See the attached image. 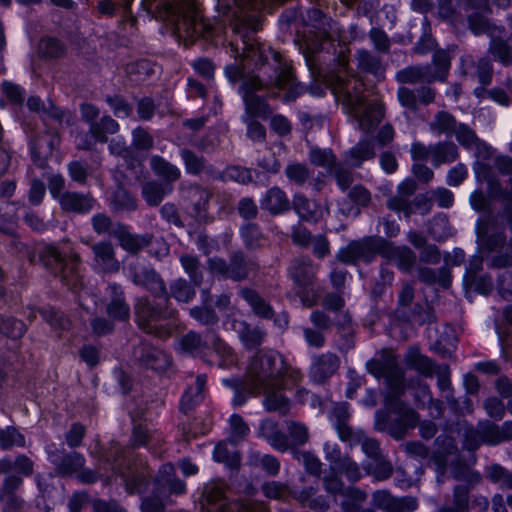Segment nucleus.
I'll list each match as a JSON object with an SVG mask.
<instances>
[{"label":"nucleus","mask_w":512,"mask_h":512,"mask_svg":"<svg viewBox=\"0 0 512 512\" xmlns=\"http://www.w3.org/2000/svg\"><path fill=\"white\" fill-rule=\"evenodd\" d=\"M265 20L266 18L260 11L245 13L236 18L233 33L240 37L243 47L240 53L238 45L230 43V51L233 57L239 60V63H229L224 67V75L230 84H239L246 76H252L261 85H264L260 75L262 66L258 65L257 52L259 51L265 56L266 59L262 61L263 64H270L268 50L274 52L275 49L270 44L261 42L254 35L262 29Z\"/></svg>","instance_id":"obj_1"},{"label":"nucleus","mask_w":512,"mask_h":512,"mask_svg":"<svg viewBox=\"0 0 512 512\" xmlns=\"http://www.w3.org/2000/svg\"><path fill=\"white\" fill-rule=\"evenodd\" d=\"M302 379L300 369L293 367L280 353L256 354L248 371V386L255 395L271 388L297 386Z\"/></svg>","instance_id":"obj_2"},{"label":"nucleus","mask_w":512,"mask_h":512,"mask_svg":"<svg viewBox=\"0 0 512 512\" xmlns=\"http://www.w3.org/2000/svg\"><path fill=\"white\" fill-rule=\"evenodd\" d=\"M332 93L335 100L342 105L344 113L359 119L356 128H393L390 123L381 125L385 116L383 104L376 102L364 108L363 93L350 80L337 76Z\"/></svg>","instance_id":"obj_3"},{"label":"nucleus","mask_w":512,"mask_h":512,"mask_svg":"<svg viewBox=\"0 0 512 512\" xmlns=\"http://www.w3.org/2000/svg\"><path fill=\"white\" fill-rule=\"evenodd\" d=\"M260 75L265 86L274 87L279 92L280 100L283 104L290 105L305 95V83L297 79L293 66L276 50H268L270 64H263L265 56L257 52Z\"/></svg>","instance_id":"obj_4"},{"label":"nucleus","mask_w":512,"mask_h":512,"mask_svg":"<svg viewBox=\"0 0 512 512\" xmlns=\"http://www.w3.org/2000/svg\"><path fill=\"white\" fill-rule=\"evenodd\" d=\"M103 460L120 475L129 494H142L147 490L151 470L146 463L138 460L129 448H122L120 444L112 442Z\"/></svg>","instance_id":"obj_5"},{"label":"nucleus","mask_w":512,"mask_h":512,"mask_svg":"<svg viewBox=\"0 0 512 512\" xmlns=\"http://www.w3.org/2000/svg\"><path fill=\"white\" fill-rule=\"evenodd\" d=\"M176 310L171 308L170 299L158 300L149 295L135 298L133 315L136 326L145 334L157 338H167L171 335L172 327L168 323L175 318Z\"/></svg>","instance_id":"obj_6"},{"label":"nucleus","mask_w":512,"mask_h":512,"mask_svg":"<svg viewBox=\"0 0 512 512\" xmlns=\"http://www.w3.org/2000/svg\"><path fill=\"white\" fill-rule=\"evenodd\" d=\"M44 265L60 277L61 281L71 290L77 291L82 287V277L79 274L78 267L81 258L77 253H71L63 256L60 251L54 247H49L43 255Z\"/></svg>","instance_id":"obj_7"},{"label":"nucleus","mask_w":512,"mask_h":512,"mask_svg":"<svg viewBox=\"0 0 512 512\" xmlns=\"http://www.w3.org/2000/svg\"><path fill=\"white\" fill-rule=\"evenodd\" d=\"M200 503L207 512H268L260 504L229 502L223 483L211 482L204 486Z\"/></svg>","instance_id":"obj_8"},{"label":"nucleus","mask_w":512,"mask_h":512,"mask_svg":"<svg viewBox=\"0 0 512 512\" xmlns=\"http://www.w3.org/2000/svg\"><path fill=\"white\" fill-rule=\"evenodd\" d=\"M180 346L183 351L200 357H204L210 349L221 357L232 355V349L214 329H207L203 335L189 331L181 337Z\"/></svg>","instance_id":"obj_9"},{"label":"nucleus","mask_w":512,"mask_h":512,"mask_svg":"<svg viewBox=\"0 0 512 512\" xmlns=\"http://www.w3.org/2000/svg\"><path fill=\"white\" fill-rule=\"evenodd\" d=\"M369 373L384 378L391 390L389 395H400L405 389L404 370L399 366L397 357L389 351H383L378 358L366 364Z\"/></svg>","instance_id":"obj_10"},{"label":"nucleus","mask_w":512,"mask_h":512,"mask_svg":"<svg viewBox=\"0 0 512 512\" xmlns=\"http://www.w3.org/2000/svg\"><path fill=\"white\" fill-rule=\"evenodd\" d=\"M385 239L378 236H368L360 240L351 241L346 247L339 250L336 259L346 265L358 262L370 263L376 255H382Z\"/></svg>","instance_id":"obj_11"},{"label":"nucleus","mask_w":512,"mask_h":512,"mask_svg":"<svg viewBox=\"0 0 512 512\" xmlns=\"http://www.w3.org/2000/svg\"><path fill=\"white\" fill-rule=\"evenodd\" d=\"M128 272L131 282L149 292L152 298L166 302L170 299L165 280L153 267L136 261L129 264Z\"/></svg>","instance_id":"obj_12"},{"label":"nucleus","mask_w":512,"mask_h":512,"mask_svg":"<svg viewBox=\"0 0 512 512\" xmlns=\"http://www.w3.org/2000/svg\"><path fill=\"white\" fill-rule=\"evenodd\" d=\"M399 395H388L385 399V405L396 415L391 420L387 432L396 439H403L409 429L414 428L418 422L417 413L410 407L406 406L398 398Z\"/></svg>","instance_id":"obj_13"},{"label":"nucleus","mask_w":512,"mask_h":512,"mask_svg":"<svg viewBox=\"0 0 512 512\" xmlns=\"http://www.w3.org/2000/svg\"><path fill=\"white\" fill-rule=\"evenodd\" d=\"M176 33L186 46L194 45L198 40L206 39L213 35L214 26L199 14L185 15L176 24Z\"/></svg>","instance_id":"obj_14"},{"label":"nucleus","mask_w":512,"mask_h":512,"mask_svg":"<svg viewBox=\"0 0 512 512\" xmlns=\"http://www.w3.org/2000/svg\"><path fill=\"white\" fill-rule=\"evenodd\" d=\"M49 460L54 465V471L61 477H72L85 465V457L73 450L66 452L64 448L58 449L50 446L47 449Z\"/></svg>","instance_id":"obj_15"},{"label":"nucleus","mask_w":512,"mask_h":512,"mask_svg":"<svg viewBox=\"0 0 512 512\" xmlns=\"http://www.w3.org/2000/svg\"><path fill=\"white\" fill-rule=\"evenodd\" d=\"M489 501L486 497L477 496L469 501V487L457 485L453 490L452 506H443L437 512H487Z\"/></svg>","instance_id":"obj_16"},{"label":"nucleus","mask_w":512,"mask_h":512,"mask_svg":"<svg viewBox=\"0 0 512 512\" xmlns=\"http://www.w3.org/2000/svg\"><path fill=\"white\" fill-rule=\"evenodd\" d=\"M105 312L116 321L126 322L130 318V305L126 300L124 289L118 283H111L107 286Z\"/></svg>","instance_id":"obj_17"},{"label":"nucleus","mask_w":512,"mask_h":512,"mask_svg":"<svg viewBox=\"0 0 512 512\" xmlns=\"http://www.w3.org/2000/svg\"><path fill=\"white\" fill-rule=\"evenodd\" d=\"M60 142L55 130H41L31 142L33 162L39 168L47 166V159L52 155L56 145Z\"/></svg>","instance_id":"obj_18"},{"label":"nucleus","mask_w":512,"mask_h":512,"mask_svg":"<svg viewBox=\"0 0 512 512\" xmlns=\"http://www.w3.org/2000/svg\"><path fill=\"white\" fill-rule=\"evenodd\" d=\"M288 275L297 287L313 290L317 280V266L309 257H297L291 261Z\"/></svg>","instance_id":"obj_19"},{"label":"nucleus","mask_w":512,"mask_h":512,"mask_svg":"<svg viewBox=\"0 0 512 512\" xmlns=\"http://www.w3.org/2000/svg\"><path fill=\"white\" fill-rule=\"evenodd\" d=\"M371 504L385 512H412L417 508V500L414 497L397 498L385 489L373 492Z\"/></svg>","instance_id":"obj_20"},{"label":"nucleus","mask_w":512,"mask_h":512,"mask_svg":"<svg viewBox=\"0 0 512 512\" xmlns=\"http://www.w3.org/2000/svg\"><path fill=\"white\" fill-rule=\"evenodd\" d=\"M340 367V358L332 352L313 356L310 367V378L317 384H323L330 379Z\"/></svg>","instance_id":"obj_21"},{"label":"nucleus","mask_w":512,"mask_h":512,"mask_svg":"<svg viewBox=\"0 0 512 512\" xmlns=\"http://www.w3.org/2000/svg\"><path fill=\"white\" fill-rule=\"evenodd\" d=\"M115 239L118 241L119 246L131 255L139 254L143 249L151 246L154 241L152 233L135 234L130 231V228L123 224L117 226L115 231Z\"/></svg>","instance_id":"obj_22"},{"label":"nucleus","mask_w":512,"mask_h":512,"mask_svg":"<svg viewBox=\"0 0 512 512\" xmlns=\"http://www.w3.org/2000/svg\"><path fill=\"white\" fill-rule=\"evenodd\" d=\"M133 357L143 367L155 371H161L169 365L168 356L146 342H141L134 347Z\"/></svg>","instance_id":"obj_23"},{"label":"nucleus","mask_w":512,"mask_h":512,"mask_svg":"<svg viewBox=\"0 0 512 512\" xmlns=\"http://www.w3.org/2000/svg\"><path fill=\"white\" fill-rule=\"evenodd\" d=\"M232 328L237 333L244 348L248 351L258 350L267 336L263 328L252 325L245 320L234 319Z\"/></svg>","instance_id":"obj_24"},{"label":"nucleus","mask_w":512,"mask_h":512,"mask_svg":"<svg viewBox=\"0 0 512 512\" xmlns=\"http://www.w3.org/2000/svg\"><path fill=\"white\" fill-rule=\"evenodd\" d=\"M245 106L244 121L247 128H265L260 120L266 121L271 118L272 109L267 99L258 95L243 102Z\"/></svg>","instance_id":"obj_25"},{"label":"nucleus","mask_w":512,"mask_h":512,"mask_svg":"<svg viewBox=\"0 0 512 512\" xmlns=\"http://www.w3.org/2000/svg\"><path fill=\"white\" fill-rule=\"evenodd\" d=\"M58 202L63 212L73 214H88L96 205V199L91 193L74 191H64Z\"/></svg>","instance_id":"obj_26"},{"label":"nucleus","mask_w":512,"mask_h":512,"mask_svg":"<svg viewBox=\"0 0 512 512\" xmlns=\"http://www.w3.org/2000/svg\"><path fill=\"white\" fill-rule=\"evenodd\" d=\"M180 192L183 198L192 205L194 216L202 217L206 214L212 197V192L208 188L197 183L182 184Z\"/></svg>","instance_id":"obj_27"},{"label":"nucleus","mask_w":512,"mask_h":512,"mask_svg":"<svg viewBox=\"0 0 512 512\" xmlns=\"http://www.w3.org/2000/svg\"><path fill=\"white\" fill-rule=\"evenodd\" d=\"M229 279L234 282H242L249 278L251 273L259 269L258 263L246 257L242 250L233 251L228 261Z\"/></svg>","instance_id":"obj_28"},{"label":"nucleus","mask_w":512,"mask_h":512,"mask_svg":"<svg viewBox=\"0 0 512 512\" xmlns=\"http://www.w3.org/2000/svg\"><path fill=\"white\" fill-rule=\"evenodd\" d=\"M95 266L104 273H115L120 268L115 249L110 241H100L91 245Z\"/></svg>","instance_id":"obj_29"},{"label":"nucleus","mask_w":512,"mask_h":512,"mask_svg":"<svg viewBox=\"0 0 512 512\" xmlns=\"http://www.w3.org/2000/svg\"><path fill=\"white\" fill-rule=\"evenodd\" d=\"M22 484L23 479L17 475H8L3 479L0 487V502L7 500L3 512H21L24 500L16 492Z\"/></svg>","instance_id":"obj_30"},{"label":"nucleus","mask_w":512,"mask_h":512,"mask_svg":"<svg viewBox=\"0 0 512 512\" xmlns=\"http://www.w3.org/2000/svg\"><path fill=\"white\" fill-rule=\"evenodd\" d=\"M384 246L382 256L394 262L401 271L410 273L416 264L415 252L407 246H394L386 239Z\"/></svg>","instance_id":"obj_31"},{"label":"nucleus","mask_w":512,"mask_h":512,"mask_svg":"<svg viewBox=\"0 0 512 512\" xmlns=\"http://www.w3.org/2000/svg\"><path fill=\"white\" fill-rule=\"evenodd\" d=\"M481 428L483 443L497 445L512 440V421H506L501 426L485 420L478 423Z\"/></svg>","instance_id":"obj_32"},{"label":"nucleus","mask_w":512,"mask_h":512,"mask_svg":"<svg viewBox=\"0 0 512 512\" xmlns=\"http://www.w3.org/2000/svg\"><path fill=\"white\" fill-rule=\"evenodd\" d=\"M240 297L250 306L255 316L262 319H273L275 312L271 304L261 294L250 287L239 290Z\"/></svg>","instance_id":"obj_33"},{"label":"nucleus","mask_w":512,"mask_h":512,"mask_svg":"<svg viewBox=\"0 0 512 512\" xmlns=\"http://www.w3.org/2000/svg\"><path fill=\"white\" fill-rule=\"evenodd\" d=\"M258 433L274 449L280 452H285L290 448L287 435L279 428V424L271 419H265L261 422Z\"/></svg>","instance_id":"obj_34"},{"label":"nucleus","mask_w":512,"mask_h":512,"mask_svg":"<svg viewBox=\"0 0 512 512\" xmlns=\"http://www.w3.org/2000/svg\"><path fill=\"white\" fill-rule=\"evenodd\" d=\"M261 208L276 216L289 211L291 202L282 189L274 186L265 193L261 200Z\"/></svg>","instance_id":"obj_35"},{"label":"nucleus","mask_w":512,"mask_h":512,"mask_svg":"<svg viewBox=\"0 0 512 512\" xmlns=\"http://www.w3.org/2000/svg\"><path fill=\"white\" fill-rule=\"evenodd\" d=\"M291 207L299 216L300 220L305 222H318L322 217L320 206L314 200L307 198L302 193H296L293 196Z\"/></svg>","instance_id":"obj_36"},{"label":"nucleus","mask_w":512,"mask_h":512,"mask_svg":"<svg viewBox=\"0 0 512 512\" xmlns=\"http://www.w3.org/2000/svg\"><path fill=\"white\" fill-rule=\"evenodd\" d=\"M206 383V375L200 374L196 377L195 384L186 389L180 402V410L183 413L188 414L202 402Z\"/></svg>","instance_id":"obj_37"},{"label":"nucleus","mask_w":512,"mask_h":512,"mask_svg":"<svg viewBox=\"0 0 512 512\" xmlns=\"http://www.w3.org/2000/svg\"><path fill=\"white\" fill-rule=\"evenodd\" d=\"M172 190V185L164 184L158 180H150L142 184L141 195L148 206L157 207Z\"/></svg>","instance_id":"obj_38"},{"label":"nucleus","mask_w":512,"mask_h":512,"mask_svg":"<svg viewBox=\"0 0 512 512\" xmlns=\"http://www.w3.org/2000/svg\"><path fill=\"white\" fill-rule=\"evenodd\" d=\"M239 235L247 251L253 252L264 246L266 237L260 226L254 222H246L239 228Z\"/></svg>","instance_id":"obj_39"},{"label":"nucleus","mask_w":512,"mask_h":512,"mask_svg":"<svg viewBox=\"0 0 512 512\" xmlns=\"http://www.w3.org/2000/svg\"><path fill=\"white\" fill-rule=\"evenodd\" d=\"M406 364L425 377H432L437 364L426 355H423L417 347H410L405 356Z\"/></svg>","instance_id":"obj_40"},{"label":"nucleus","mask_w":512,"mask_h":512,"mask_svg":"<svg viewBox=\"0 0 512 512\" xmlns=\"http://www.w3.org/2000/svg\"><path fill=\"white\" fill-rule=\"evenodd\" d=\"M417 277L420 282L427 285L439 284L443 288H449L452 281L450 268L442 266L435 270L429 267H419Z\"/></svg>","instance_id":"obj_41"},{"label":"nucleus","mask_w":512,"mask_h":512,"mask_svg":"<svg viewBox=\"0 0 512 512\" xmlns=\"http://www.w3.org/2000/svg\"><path fill=\"white\" fill-rule=\"evenodd\" d=\"M488 193L491 198L502 199L504 204L503 217L508 224L512 223V179L509 180V189L505 190L500 182L493 177L488 179Z\"/></svg>","instance_id":"obj_42"},{"label":"nucleus","mask_w":512,"mask_h":512,"mask_svg":"<svg viewBox=\"0 0 512 512\" xmlns=\"http://www.w3.org/2000/svg\"><path fill=\"white\" fill-rule=\"evenodd\" d=\"M150 167L156 176L164 180V184L172 185L181 177V171L177 166L158 155L150 158Z\"/></svg>","instance_id":"obj_43"},{"label":"nucleus","mask_w":512,"mask_h":512,"mask_svg":"<svg viewBox=\"0 0 512 512\" xmlns=\"http://www.w3.org/2000/svg\"><path fill=\"white\" fill-rule=\"evenodd\" d=\"M203 295H206V299L203 301L201 306H195L189 310V315L201 325L207 327H213L218 324L220 318L213 307L208 304L210 297L208 290L202 291Z\"/></svg>","instance_id":"obj_44"},{"label":"nucleus","mask_w":512,"mask_h":512,"mask_svg":"<svg viewBox=\"0 0 512 512\" xmlns=\"http://www.w3.org/2000/svg\"><path fill=\"white\" fill-rule=\"evenodd\" d=\"M66 51L62 40L55 36H45L40 40L38 55L40 59L53 60L63 57Z\"/></svg>","instance_id":"obj_45"},{"label":"nucleus","mask_w":512,"mask_h":512,"mask_svg":"<svg viewBox=\"0 0 512 512\" xmlns=\"http://www.w3.org/2000/svg\"><path fill=\"white\" fill-rule=\"evenodd\" d=\"M282 388H271L262 391L265 394L263 405L268 412H277L279 415H286L290 410V400L281 392Z\"/></svg>","instance_id":"obj_46"},{"label":"nucleus","mask_w":512,"mask_h":512,"mask_svg":"<svg viewBox=\"0 0 512 512\" xmlns=\"http://www.w3.org/2000/svg\"><path fill=\"white\" fill-rule=\"evenodd\" d=\"M296 118L302 128H324L328 122L327 114L310 107L297 110Z\"/></svg>","instance_id":"obj_47"},{"label":"nucleus","mask_w":512,"mask_h":512,"mask_svg":"<svg viewBox=\"0 0 512 512\" xmlns=\"http://www.w3.org/2000/svg\"><path fill=\"white\" fill-rule=\"evenodd\" d=\"M111 206L115 212H133L137 209L138 203L132 193L119 186L113 193Z\"/></svg>","instance_id":"obj_48"},{"label":"nucleus","mask_w":512,"mask_h":512,"mask_svg":"<svg viewBox=\"0 0 512 512\" xmlns=\"http://www.w3.org/2000/svg\"><path fill=\"white\" fill-rule=\"evenodd\" d=\"M489 52L495 61L507 67L512 64V47L509 42L501 37H492L489 44Z\"/></svg>","instance_id":"obj_49"},{"label":"nucleus","mask_w":512,"mask_h":512,"mask_svg":"<svg viewBox=\"0 0 512 512\" xmlns=\"http://www.w3.org/2000/svg\"><path fill=\"white\" fill-rule=\"evenodd\" d=\"M195 286L185 278H177L170 283L169 294L178 302L188 303L196 295Z\"/></svg>","instance_id":"obj_50"},{"label":"nucleus","mask_w":512,"mask_h":512,"mask_svg":"<svg viewBox=\"0 0 512 512\" xmlns=\"http://www.w3.org/2000/svg\"><path fill=\"white\" fill-rule=\"evenodd\" d=\"M432 64L434 67V78L440 82L446 81L451 68L450 53L442 48L435 49L432 55Z\"/></svg>","instance_id":"obj_51"},{"label":"nucleus","mask_w":512,"mask_h":512,"mask_svg":"<svg viewBox=\"0 0 512 512\" xmlns=\"http://www.w3.org/2000/svg\"><path fill=\"white\" fill-rule=\"evenodd\" d=\"M179 261L192 284L196 287L201 286L203 283V272L198 257L191 254H182Z\"/></svg>","instance_id":"obj_52"},{"label":"nucleus","mask_w":512,"mask_h":512,"mask_svg":"<svg viewBox=\"0 0 512 512\" xmlns=\"http://www.w3.org/2000/svg\"><path fill=\"white\" fill-rule=\"evenodd\" d=\"M407 318H398L403 322H415L418 325L431 324L436 321V316L432 308L422 306L419 303L414 304L406 310Z\"/></svg>","instance_id":"obj_53"},{"label":"nucleus","mask_w":512,"mask_h":512,"mask_svg":"<svg viewBox=\"0 0 512 512\" xmlns=\"http://www.w3.org/2000/svg\"><path fill=\"white\" fill-rule=\"evenodd\" d=\"M458 156L457 147L450 142L438 143L432 145V164L435 167L443 163L453 162Z\"/></svg>","instance_id":"obj_54"},{"label":"nucleus","mask_w":512,"mask_h":512,"mask_svg":"<svg viewBox=\"0 0 512 512\" xmlns=\"http://www.w3.org/2000/svg\"><path fill=\"white\" fill-rule=\"evenodd\" d=\"M375 155L374 143L367 139L361 140L349 150V157L354 167H360L364 161L373 159Z\"/></svg>","instance_id":"obj_55"},{"label":"nucleus","mask_w":512,"mask_h":512,"mask_svg":"<svg viewBox=\"0 0 512 512\" xmlns=\"http://www.w3.org/2000/svg\"><path fill=\"white\" fill-rule=\"evenodd\" d=\"M339 475H344L350 483H356L362 478L360 466L349 454H346L335 466H330Z\"/></svg>","instance_id":"obj_56"},{"label":"nucleus","mask_w":512,"mask_h":512,"mask_svg":"<svg viewBox=\"0 0 512 512\" xmlns=\"http://www.w3.org/2000/svg\"><path fill=\"white\" fill-rule=\"evenodd\" d=\"M26 329L23 321L0 314V333L2 335L11 339H19L24 335Z\"/></svg>","instance_id":"obj_57"},{"label":"nucleus","mask_w":512,"mask_h":512,"mask_svg":"<svg viewBox=\"0 0 512 512\" xmlns=\"http://www.w3.org/2000/svg\"><path fill=\"white\" fill-rule=\"evenodd\" d=\"M105 103L110 107L116 118L126 119L133 115V105L130 104L123 95H107L105 97Z\"/></svg>","instance_id":"obj_58"},{"label":"nucleus","mask_w":512,"mask_h":512,"mask_svg":"<svg viewBox=\"0 0 512 512\" xmlns=\"http://www.w3.org/2000/svg\"><path fill=\"white\" fill-rule=\"evenodd\" d=\"M180 155L188 174L199 175L202 172L209 171L206 166L207 161L203 156H198L192 150L186 148L181 150Z\"/></svg>","instance_id":"obj_59"},{"label":"nucleus","mask_w":512,"mask_h":512,"mask_svg":"<svg viewBox=\"0 0 512 512\" xmlns=\"http://www.w3.org/2000/svg\"><path fill=\"white\" fill-rule=\"evenodd\" d=\"M91 225L93 231L96 234H108L109 236L115 238V231L117 230V226H122L123 223L113 222L111 217L105 213H97L91 218Z\"/></svg>","instance_id":"obj_60"},{"label":"nucleus","mask_w":512,"mask_h":512,"mask_svg":"<svg viewBox=\"0 0 512 512\" xmlns=\"http://www.w3.org/2000/svg\"><path fill=\"white\" fill-rule=\"evenodd\" d=\"M375 464H367L364 469L368 475H371L376 481H385L393 474V465L386 460L384 456L375 459Z\"/></svg>","instance_id":"obj_61"},{"label":"nucleus","mask_w":512,"mask_h":512,"mask_svg":"<svg viewBox=\"0 0 512 512\" xmlns=\"http://www.w3.org/2000/svg\"><path fill=\"white\" fill-rule=\"evenodd\" d=\"M215 461L225 463L230 468H238L241 462L239 451H230L224 442H219L213 452Z\"/></svg>","instance_id":"obj_62"},{"label":"nucleus","mask_w":512,"mask_h":512,"mask_svg":"<svg viewBox=\"0 0 512 512\" xmlns=\"http://www.w3.org/2000/svg\"><path fill=\"white\" fill-rule=\"evenodd\" d=\"M294 457L302 462L306 472L312 476L320 477L322 473V463L320 459L311 451L296 450Z\"/></svg>","instance_id":"obj_63"},{"label":"nucleus","mask_w":512,"mask_h":512,"mask_svg":"<svg viewBox=\"0 0 512 512\" xmlns=\"http://www.w3.org/2000/svg\"><path fill=\"white\" fill-rule=\"evenodd\" d=\"M218 137L214 132L206 130H194L190 137V143L201 151L214 149L218 145Z\"/></svg>","instance_id":"obj_64"}]
</instances>
